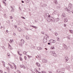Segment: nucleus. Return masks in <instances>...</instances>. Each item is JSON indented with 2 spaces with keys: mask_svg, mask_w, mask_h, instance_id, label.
Here are the masks:
<instances>
[{
  "mask_svg": "<svg viewBox=\"0 0 73 73\" xmlns=\"http://www.w3.org/2000/svg\"><path fill=\"white\" fill-rule=\"evenodd\" d=\"M21 43H19V45H23V44H24V42H25V41H24V40L23 39H21Z\"/></svg>",
  "mask_w": 73,
  "mask_h": 73,
  "instance_id": "f257e3e1",
  "label": "nucleus"
},
{
  "mask_svg": "<svg viewBox=\"0 0 73 73\" xmlns=\"http://www.w3.org/2000/svg\"><path fill=\"white\" fill-rule=\"evenodd\" d=\"M48 38H46V37H44V38L43 40V42L44 43H46L47 42V39Z\"/></svg>",
  "mask_w": 73,
  "mask_h": 73,
  "instance_id": "f03ea898",
  "label": "nucleus"
},
{
  "mask_svg": "<svg viewBox=\"0 0 73 73\" xmlns=\"http://www.w3.org/2000/svg\"><path fill=\"white\" fill-rule=\"evenodd\" d=\"M27 52H26V51H24L23 52V54H26V55H27V56L29 58H31L32 56H30L28 55H27Z\"/></svg>",
  "mask_w": 73,
  "mask_h": 73,
  "instance_id": "7ed1b4c3",
  "label": "nucleus"
},
{
  "mask_svg": "<svg viewBox=\"0 0 73 73\" xmlns=\"http://www.w3.org/2000/svg\"><path fill=\"white\" fill-rule=\"evenodd\" d=\"M50 52L51 53H52V55H53L54 56V57H56V54L55 53L54 51H51Z\"/></svg>",
  "mask_w": 73,
  "mask_h": 73,
  "instance_id": "20e7f679",
  "label": "nucleus"
},
{
  "mask_svg": "<svg viewBox=\"0 0 73 73\" xmlns=\"http://www.w3.org/2000/svg\"><path fill=\"white\" fill-rule=\"evenodd\" d=\"M42 62L43 63H46L47 62V60L45 59H42Z\"/></svg>",
  "mask_w": 73,
  "mask_h": 73,
  "instance_id": "39448f33",
  "label": "nucleus"
},
{
  "mask_svg": "<svg viewBox=\"0 0 73 73\" xmlns=\"http://www.w3.org/2000/svg\"><path fill=\"white\" fill-rule=\"evenodd\" d=\"M65 10L66 11H67L68 13H71V11H70V10L69 9H68L67 8H66L65 9Z\"/></svg>",
  "mask_w": 73,
  "mask_h": 73,
  "instance_id": "423d86ee",
  "label": "nucleus"
},
{
  "mask_svg": "<svg viewBox=\"0 0 73 73\" xmlns=\"http://www.w3.org/2000/svg\"><path fill=\"white\" fill-rule=\"evenodd\" d=\"M63 46H64V48L66 49H68V47L65 44H63Z\"/></svg>",
  "mask_w": 73,
  "mask_h": 73,
  "instance_id": "0eeeda50",
  "label": "nucleus"
},
{
  "mask_svg": "<svg viewBox=\"0 0 73 73\" xmlns=\"http://www.w3.org/2000/svg\"><path fill=\"white\" fill-rule=\"evenodd\" d=\"M57 72H58V73H64V72H61V71H60V70L59 69L57 70Z\"/></svg>",
  "mask_w": 73,
  "mask_h": 73,
  "instance_id": "6e6552de",
  "label": "nucleus"
},
{
  "mask_svg": "<svg viewBox=\"0 0 73 73\" xmlns=\"http://www.w3.org/2000/svg\"><path fill=\"white\" fill-rule=\"evenodd\" d=\"M50 20H52V21H54V19L53 18V17H50Z\"/></svg>",
  "mask_w": 73,
  "mask_h": 73,
  "instance_id": "1a4fd4ad",
  "label": "nucleus"
},
{
  "mask_svg": "<svg viewBox=\"0 0 73 73\" xmlns=\"http://www.w3.org/2000/svg\"><path fill=\"white\" fill-rule=\"evenodd\" d=\"M36 66H38V67H40V64L38 63V62H36Z\"/></svg>",
  "mask_w": 73,
  "mask_h": 73,
  "instance_id": "9d476101",
  "label": "nucleus"
},
{
  "mask_svg": "<svg viewBox=\"0 0 73 73\" xmlns=\"http://www.w3.org/2000/svg\"><path fill=\"white\" fill-rule=\"evenodd\" d=\"M18 31L19 32H21V29L19 27L18 28Z\"/></svg>",
  "mask_w": 73,
  "mask_h": 73,
  "instance_id": "9b49d317",
  "label": "nucleus"
},
{
  "mask_svg": "<svg viewBox=\"0 0 73 73\" xmlns=\"http://www.w3.org/2000/svg\"><path fill=\"white\" fill-rule=\"evenodd\" d=\"M31 48H33V49H35V46H33V45H32L30 46Z\"/></svg>",
  "mask_w": 73,
  "mask_h": 73,
  "instance_id": "f8f14e48",
  "label": "nucleus"
},
{
  "mask_svg": "<svg viewBox=\"0 0 73 73\" xmlns=\"http://www.w3.org/2000/svg\"><path fill=\"white\" fill-rule=\"evenodd\" d=\"M64 22L65 23H66V22H68V19L66 18H64Z\"/></svg>",
  "mask_w": 73,
  "mask_h": 73,
  "instance_id": "ddd939ff",
  "label": "nucleus"
},
{
  "mask_svg": "<svg viewBox=\"0 0 73 73\" xmlns=\"http://www.w3.org/2000/svg\"><path fill=\"white\" fill-rule=\"evenodd\" d=\"M45 35L46 36H44V37H46V38H49V36H48L46 34H45Z\"/></svg>",
  "mask_w": 73,
  "mask_h": 73,
  "instance_id": "4468645a",
  "label": "nucleus"
},
{
  "mask_svg": "<svg viewBox=\"0 0 73 73\" xmlns=\"http://www.w3.org/2000/svg\"><path fill=\"white\" fill-rule=\"evenodd\" d=\"M62 17H66L65 16V15L64 13H62Z\"/></svg>",
  "mask_w": 73,
  "mask_h": 73,
  "instance_id": "2eb2a0df",
  "label": "nucleus"
},
{
  "mask_svg": "<svg viewBox=\"0 0 73 73\" xmlns=\"http://www.w3.org/2000/svg\"><path fill=\"white\" fill-rule=\"evenodd\" d=\"M31 27H33V28H35V29H37V27L36 26H35L33 25H30Z\"/></svg>",
  "mask_w": 73,
  "mask_h": 73,
  "instance_id": "dca6fc26",
  "label": "nucleus"
},
{
  "mask_svg": "<svg viewBox=\"0 0 73 73\" xmlns=\"http://www.w3.org/2000/svg\"><path fill=\"white\" fill-rule=\"evenodd\" d=\"M54 3H55V4H57L58 3L57 2V0H55L54 1Z\"/></svg>",
  "mask_w": 73,
  "mask_h": 73,
  "instance_id": "f3484780",
  "label": "nucleus"
},
{
  "mask_svg": "<svg viewBox=\"0 0 73 73\" xmlns=\"http://www.w3.org/2000/svg\"><path fill=\"white\" fill-rule=\"evenodd\" d=\"M37 49H38V50H41L42 48H41V47H37Z\"/></svg>",
  "mask_w": 73,
  "mask_h": 73,
  "instance_id": "a211bd4d",
  "label": "nucleus"
},
{
  "mask_svg": "<svg viewBox=\"0 0 73 73\" xmlns=\"http://www.w3.org/2000/svg\"><path fill=\"white\" fill-rule=\"evenodd\" d=\"M68 7H70V8H72V4L70 3L68 5Z\"/></svg>",
  "mask_w": 73,
  "mask_h": 73,
  "instance_id": "6ab92c4d",
  "label": "nucleus"
},
{
  "mask_svg": "<svg viewBox=\"0 0 73 73\" xmlns=\"http://www.w3.org/2000/svg\"><path fill=\"white\" fill-rule=\"evenodd\" d=\"M65 59L66 60V61H68V60H69V59H68V57H66L65 58Z\"/></svg>",
  "mask_w": 73,
  "mask_h": 73,
  "instance_id": "aec40b11",
  "label": "nucleus"
},
{
  "mask_svg": "<svg viewBox=\"0 0 73 73\" xmlns=\"http://www.w3.org/2000/svg\"><path fill=\"white\" fill-rule=\"evenodd\" d=\"M24 65L23 64L20 65V66L21 67V68H24Z\"/></svg>",
  "mask_w": 73,
  "mask_h": 73,
  "instance_id": "412c9836",
  "label": "nucleus"
},
{
  "mask_svg": "<svg viewBox=\"0 0 73 73\" xmlns=\"http://www.w3.org/2000/svg\"><path fill=\"white\" fill-rule=\"evenodd\" d=\"M2 63H3L4 66V67H5V63L4 62V61H2Z\"/></svg>",
  "mask_w": 73,
  "mask_h": 73,
  "instance_id": "4be33fe9",
  "label": "nucleus"
},
{
  "mask_svg": "<svg viewBox=\"0 0 73 73\" xmlns=\"http://www.w3.org/2000/svg\"><path fill=\"white\" fill-rule=\"evenodd\" d=\"M26 38L27 39V40H29V37L27 36H26Z\"/></svg>",
  "mask_w": 73,
  "mask_h": 73,
  "instance_id": "5701e85b",
  "label": "nucleus"
},
{
  "mask_svg": "<svg viewBox=\"0 0 73 73\" xmlns=\"http://www.w3.org/2000/svg\"><path fill=\"white\" fill-rule=\"evenodd\" d=\"M10 7L12 9L11 10V11H14V9H13V8L12 7V6H11Z\"/></svg>",
  "mask_w": 73,
  "mask_h": 73,
  "instance_id": "b1692460",
  "label": "nucleus"
},
{
  "mask_svg": "<svg viewBox=\"0 0 73 73\" xmlns=\"http://www.w3.org/2000/svg\"><path fill=\"white\" fill-rule=\"evenodd\" d=\"M29 0H25V1L27 3H28L29 2Z\"/></svg>",
  "mask_w": 73,
  "mask_h": 73,
  "instance_id": "393cba45",
  "label": "nucleus"
},
{
  "mask_svg": "<svg viewBox=\"0 0 73 73\" xmlns=\"http://www.w3.org/2000/svg\"><path fill=\"white\" fill-rule=\"evenodd\" d=\"M50 49H54V47L53 46H52L51 47Z\"/></svg>",
  "mask_w": 73,
  "mask_h": 73,
  "instance_id": "a878e982",
  "label": "nucleus"
},
{
  "mask_svg": "<svg viewBox=\"0 0 73 73\" xmlns=\"http://www.w3.org/2000/svg\"><path fill=\"white\" fill-rule=\"evenodd\" d=\"M54 34H55V35L56 36H57V35H58V33L56 32L54 33Z\"/></svg>",
  "mask_w": 73,
  "mask_h": 73,
  "instance_id": "bb28decb",
  "label": "nucleus"
},
{
  "mask_svg": "<svg viewBox=\"0 0 73 73\" xmlns=\"http://www.w3.org/2000/svg\"><path fill=\"white\" fill-rule=\"evenodd\" d=\"M19 59L20 60V61H23V59L21 56H20Z\"/></svg>",
  "mask_w": 73,
  "mask_h": 73,
  "instance_id": "cd10ccee",
  "label": "nucleus"
},
{
  "mask_svg": "<svg viewBox=\"0 0 73 73\" xmlns=\"http://www.w3.org/2000/svg\"><path fill=\"white\" fill-rule=\"evenodd\" d=\"M11 46L10 44H9V46H8V48L9 49H11Z\"/></svg>",
  "mask_w": 73,
  "mask_h": 73,
  "instance_id": "c85d7f7f",
  "label": "nucleus"
},
{
  "mask_svg": "<svg viewBox=\"0 0 73 73\" xmlns=\"http://www.w3.org/2000/svg\"><path fill=\"white\" fill-rule=\"evenodd\" d=\"M57 7L58 8V9H59L60 8V5H58V6H57Z\"/></svg>",
  "mask_w": 73,
  "mask_h": 73,
  "instance_id": "c756f323",
  "label": "nucleus"
},
{
  "mask_svg": "<svg viewBox=\"0 0 73 73\" xmlns=\"http://www.w3.org/2000/svg\"><path fill=\"white\" fill-rule=\"evenodd\" d=\"M3 3H4V5L5 6L7 5V4H6V3H5V1H3Z\"/></svg>",
  "mask_w": 73,
  "mask_h": 73,
  "instance_id": "7c9ffc66",
  "label": "nucleus"
},
{
  "mask_svg": "<svg viewBox=\"0 0 73 73\" xmlns=\"http://www.w3.org/2000/svg\"><path fill=\"white\" fill-rule=\"evenodd\" d=\"M56 21H59L60 20V19H59L58 18H57L56 19Z\"/></svg>",
  "mask_w": 73,
  "mask_h": 73,
  "instance_id": "2f4dec72",
  "label": "nucleus"
},
{
  "mask_svg": "<svg viewBox=\"0 0 73 73\" xmlns=\"http://www.w3.org/2000/svg\"><path fill=\"white\" fill-rule=\"evenodd\" d=\"M36 73H41V72L38 71L37 70H36Z\"/></svg>",
  "mask_w": 73,
  "mask_h": 73,
  "instance_id": "473e14b6",
  "label": "nucleus"
},
{
  "mask_svg": "<svg viewBox=\"0 0 73 73\" xmlns=\"http://www.w3.org/2000/svg\"><path fill=\"white\" fill-rule=\"evenodd\" d=\"M70 32L71 33L73 34V31L71 30L70 31Z\"/></svg>",
  "mask_w": 73,
  "mask_h": 73,
  "instance_id": "72a5a7b5",
  "label": "nucleus"
},
{
  "mask_svg": "<svg viewBox=\"0 0 73 73\" xmlns=\"http://www.w3.org/2000/svg\"><path fill=\"white\" fill-rule=\"evenodd\" d=\"M9 17L10 19H13V17H12V16H10Z\"/></svg>",
  "mask_w": 73,
  "mask_h": 73,
  "instance_id": "f704fd0d",
  "label": "nucleus"
},
{
  "mask_svg": "<svg viewBox=\"0 0 73 73\" xmlns=\"http://www.w3.org/2000/svg\"><path fill=\"white\" fill-rule=\"evenodd\" d=\"M14 27L16 29L17 28V26L16 25H14Z\"/></svg>",
  "mask_w": 73,
  "mask_h": 73,
  "instance_id": "c9c22d12",
  "label": "nucleus"
},
{
  "mask_svg": "<svg viewBox=\"0 0 73 73\" xmlns=\"http://www.w3.org/2000/svg\"><path fill=\"white\" fill-rule=\"evenodd\" d=\"M66 25H67L66 24H64V27H66Z\"/></svg>",
  "mask_w": 73,
  "mask_h": 73,
  "instance_id": "e433bc0d",
  "label": "nucleus"
},
{
  "mask_svg": "<svg viewBox=\"0 0 73 73\" xmlns=\"http://www.w3.org/2000/svg\"><path fill=\"white\" fill-rule=\"evenodd\" d=\"M21 18H22V19H25V18L23 17H21Z\"/></svg>",
  "mask_w": 73,
  "mask_h": 73,
  "instance_id": "4c0bfd02",
  "label": "nucleus"
},
{
  "mask_svg": "<svg viewBox=\"0 0 73 73\" xmlns=\"http://www.w3.org/2000/svg\"><path fill=\"white\" fill-rule=\"evenodd\" d=\"M10 67L11 69H13V66H12V65L11 66H10Z\"/></svg>",
  "mask_w": 73,
  "mask_h": 73,
  "instance_id": "58836bf2",
  "label": "nucleus"
},
{
  "mask_svg": "<svg viewBox=\"0 0 73 73\" xmlns=\"http://www.w3.org/2000/svg\"><path fill=\"white\" fill-rule=\"evenodd\" d=\"M41 33L42 34H43V35H44V32L43 31H42L41 32Z\"/></svg>",
  "mask_w": 73,
  "mask_h": 73,
  "instance_id": "ea45409f",
  "label": "nucleus"
},
{
  "mask_svg": "<svg viewBox=\"0 0 73 73\" xmlns=\"http://www.w3.org/2000/svg\"><path fill=\"white\" fill-rule=\"evenodd\" d=\"M41 73H46L44 71H42L41 72Z\"/></svg>",
  "mask_w": 73,
  "mask_h": 73,
  "instance_id": "a19ab883",
  "label": "nucleus"
},
{
  "mask_svg": "<svg viewBox=\"0 0 73 73\" xmlns=\"http://www.w3.org/2000/svg\"><path fill=\"white\" fill-rule=\"evenodd\" d=\"M13 64V65H14V67L16 66V65L15 64V63H12Z\"/></svg>",
  "mask_w": 73,
  "mask_h": 73,
  "instance_id": "79ce46f5",
  "label": "nucleus"
},
{
  "mask_svg": "<svg viewBox=\"0 0 73 73\" xmlns=\"http://www.w3.org/2000/svg\"><path fill=\"white\" fill-rule=\"evenodd\" d=\"M0 72H1V73H3V71L1 70H0Z\"/></svg>",
  "mask_w": 73,
  "mask_h": 73,
  "instance_id": "37998d69",
  "label": "nucleus"
},
{
  "mask_svg": "<svg viewBox=\"0 0 73 73\" xmlns=\"http://www.w3.org/2000/svg\"><path fill=\"white\" fill-rule=\"evenodd\" d=\"M53 42L54 43H55V42H56V40H53Z\"/></svg>",
  "mask_w": 73,
  "mask_h": 73,
  "instance_id": "c03bdc74",
  "label": "nucleus"
},
{
  "mask_svg": "<svg viewBox=\"0 0 73 73\" xmlns=\"http://www.w3.org/2000/svg\"><path fill=\"white\" fill-rule=\"evenodd\" d=\"M24 58H25V60H26L27 59V57H26V56H25L24 57Z\"/></svg>",
  "mask_w": 73,
  "mask_h": 73,
  "instance_id": "a18cd8bd",
  "label": "nucleus"
},
{
  "mask_svg": "<svg viewBox=\"0 0 73 73\" xmlns=\"http://www.w3.org/2000/svg\"><path fill=\"white\" fill-rule=\"evenodd\" d=\"M13 40H11V39L10 40V41H11V42H13Z\"/></svg>",
  "mask_w": 73,
  "mask_h": 73,
  "instance_id": "49530a36",
  "label": "nucleus"
},
{
  "mask_svg": "<svg viewBox=\"0 0 73 73\" xmlns=\"http://www.w3.org/2000/svg\"><path fill=\"white\" fill-rule=\"evenodd\" d=\"M57 39H58V41H59V38H58V37H57Z\"/></svg>",
  "mask_w": 73,
  "mask_h": 73,
  "instance_id": "de8ad7c7",
  "label": "nucleus"
},
{
  "mask_svg": "<svg viewBox=\"0 0 73 73\" xmlns=\"http://www.w3.org/2000/svg\"><path fill=\"white\" fill-rule=\"evenodd\" d=\"M7 56H10V54L9 53L7 54Z\"/></svg>",
  "mask_w": 73,
  "mask_h": 73,
  "instance_id": "09e8293b",
  "label": "nucleus"
},
{
  "mask_svg": "<svg viewBox=\"0 0 73 73\" xmlns=\"http://www.w3.org/2000/svg\"><path fill=\"white\" fill-rule=\"evenodd\" d=\"M48 72L49 73H52V72L50 71H48Z\"/></svg>",
  "mask_w": 73,
  "mask_h": 73,
  "instance_id": "8fccbe9b",
  "label": "nucleus"
},
{
  "mask_svg": "<svg viewBox=\"0 0 73 73\" xmlns=\"http://www.w3.org/2000/svg\"><path fill=\"white\" fill-rule=\"evenodd\" d=\"M8 65H9L10 66H12V65H11V64H10L9 63H8Z\"/></svg>",
  "mask_w": 73,
  "mask_h": 73,
  "instance_id": "3c124183",
  "label": "nucleus"
},
{
  "mask_svg": "<svg viewBox=\"0 0 73 73\" xmlns=\"http://www.w3.org/2000/svg\"><path fill=\"white\" fill-rule=\"evenodd\" d=\"M22 3H24V1H22Z\"/></svg>",
  "mask_w": 73,
  "mask_h": 73,
  "instance_id": "603ef678",
  "label": "nucleus"
},
{
  "mask_svg": "<svg viewBox=\"0 0 73 73\" xmlns=\"http://www.w3.org/2000/svg\"><path fill=\"white\" fill-rule=\"evenodd\" d=\"M19 55H20V56H22V54H19Z\"/></svg>",
  "mask_w": 73,
  "mask_h": 73,
  "instance_id": "864d4df0",
  "label": "nucleus"
},
{
  "mask_svg": "<svg viewBox=\"0 0 73 73\" xmlns=\"http://www.w3.org/2000/svg\"><path fill=\"white\" fill-rule=\"evenodd\" d=\"M46 4H45V5H44V7H46Z\"/></svg>",
  "mask_w": 73,
  "mask_h": 73,
  "instance_id": "5fc2aeb1",
  "label": "nucleus"
},
{
  "mask_svg": "<svg viewBox=\"0 0 73 73\" xmlns=\"http://www.w3.org/2000/svg\"><path fill=\"white\" fill-rule=\"evenodd\" d=\"M17 53H18V54H20V53L19 52V51H17Z\"/></svg>",
  "mask_w": 73,
  "mask_h": 73,
  "instance_id": "6e6d98bb",
  "label": "nucleus"
},
{
  "mask_svg": "<svg viewBox=\"0 0 73 73\" xmlns=\"http://www.w3.org/2000/svg\"><path fill=\"white\" fill-rule=\"evenodd\" d=\"M13 35L14 36H16V34L15 33H14L13 34Z\"/></svg>",
  "mask_w": 73,
  "mask_h": 73,
  "instance_id": "4d7b16f0",
  "label": "nucleus"
},
{
  "mask_svg": "<svg viewBox=\"0 0 73 73\" xmlns=\"http://www.w3.org/2000/svg\"><path fill=\"white\" fill-rule=\"evenodd\" d=\"M67 38H68V39H70V38H69V37H67Z\"/></svg>",
  "mask_w": 73,
  "mask_h": 73,
  "instance_id": "13d9d810",
  "label": "nucleus"
},
{
  "mask_svg": "<svg viewBox=\"0 0 73 73\" xmlns=\"http://www.w3.org/2000/svg\"><path fill=\"white\" fill-rule=\"evenodd\" d=\"M15 68V69H16V66H15V67H14Z\"/></svg>",
  "mask_w": 73,
  "mask_h": 73,
  "instance_id": "bf43d9fd",
  "label": "nucleus"
},
{
  "mask_svg": "<svg viewBox=\"0 0 73 73\" xmlns=\"http://www.w3.org/2000/svg\"><path fill=\"white\" fill-rule=\"evenodd\" d=\"M37 56H38V58H39V57H40L38 55H37Z\"/></svg>",
  "mask_w": 73,
  "mask_h": 73,
  "instance_id": "052dcab7",
  "label": "nucleus"
},
{
  "mask_svg": "<svg viewBox=\"0 0 73 73\" xmlns=\"http://www.w3.org/2000/svg\"><path fill=\"white\" fill-rule=\"evenodd\" d=\"M6 32H7V33H8V30H7L6 31Z\"/></svg>",
  "mask_w": 73,
  "mask_h": 73,
  "instance_id": "680f3d73",
  "label": "nucleus"
},
{
  "mask_svg": "<svg viewBox=\"0 0 73 73\" xmlns=\"http://www.w3.org/2000/svg\"><path fill=\"white\" fill-rule=\"evenodd\" d=\"M6 68H7V69L8 70V69H9V67H6Z\"/></svg>",
  "mask_w": 73,
  "mask_h": 73,
  "instance_id": "e2e57ef3",
  "label": "nucleus"
},
{
  "mask_svg": "<svg viewBox=\"0 0 73 73\" xmlns=\"http://www.w3.org/2000/svg\"><path fill=\"white\" fill-rule=\"evenodd\" d=\"M48 45H50V43H48Z\"/></svg>",
  "mask_w": 73,
  "mask_h": 73,
  "instance_id": "0e129e2a",
  "label": "nucleus"
},
{
  "mask_svg": "<svg viewBox=\"0 0 73 73\" xmlns=\"http://www.w3.org/2000/svg\"><path fill=\"white\" fill-rule=\"evenodd\" d=\"M3 28V26H1V28Z\"/></svg>",
  "mask_w": 73,
  "mask_h": 73,
  "instance_id": "69168bd1",
  "label": "nucleus"
},
{
  "mask_svg": "<svg viewBox=\"0 0 73 73\" xmlns=\"http://www.w3.org/2000/svg\"><path fill=\"white\" fill-rule=\"evenodd\" d=\"M48 17L49 18H50V15H49L48 16Z\"/></svg>",
  "mask_w": 73,
  "mask_h": 73,
  "instance_id": "338daca9",
  "label": "nucleus"
},
{
  "mask_svg": "<svg viewBox=\"0 0 73 73\" xmlns=\"http://www.w3.org/2000/svg\"><path fill=\"white\" fill-rule=\"evenodd\" d=\"M19 73H21V72L20 71H19Z\"/></svg>",
  "mask_w": 73,
  "mask_h": 73,
  "instance_id": "774afa93",
  "label": "nucleus"
}]
</instances>
